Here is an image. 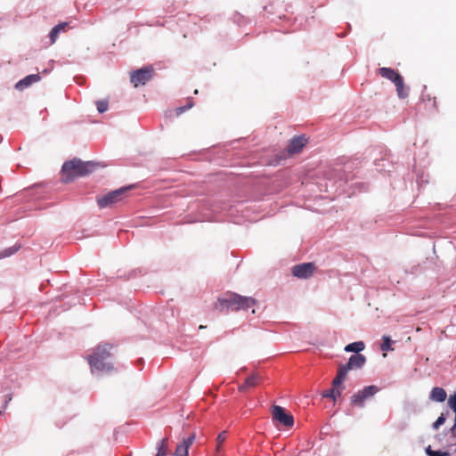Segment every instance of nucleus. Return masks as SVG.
<instances>
[{"label":"nucleus","mask_w":456,"mask_h":456,"mask_svg":"<svg viewBox=\"0 0 456 456\" xmlns=\"http://www.w3.org/2000/svg\"><path fill=\"white\" fill-rule=\"evenodd\" d=\"M98 167H100V163L96 161H82L77 158L67 160L61 167V182L69 183L77 177L91 174Z\"/></svg>","instance_id":"obj_1"},{"label":"nucleus","mask_w":456,"mask_h":456,"mask_svg":"<svg viewBox=\"0 0 456 456\" xmlns=\"http://www.w3.org/2000/svg\"><path fill=\"white\" fill-rule=\"evenodd\" d=\"M383 161H384L383 159H376L375 160L374 164H375V166L377 167V168L379 170H383L384 169V167H385L384 165H381V162H383Z\"/></svg>","instance_id":"obj_29"},{"label":"nucleus","mask_w":456,"mask_h":456,"mask_svg":"<svg viewBox=\"0 0 456 456\" xmlns=\"http://www.w3.org/2000/svg\"><path fill=\"white\" fill-rule=\"evenodd\" d=\"M99 113H103L108 110L109 102L107 100H99L95 102Z\"/></svg>","instance_id":"obj_25"},{"label":"nucleus","mask_w":456,"mask_h":456,"mask_svg":"<svg viewBox=\"0 0 456 456\" xmlns=\"http://www.w3.org/2000/svg\"><path fill=\"white\" fill-rule=\"evenodd\" d=\"M69 24L67 22H61L55 25L49 33V37L52 43H54L58 35Z\"/></svg>","instance_id":"obj_19"},{"label":"nucleus","mask_w":456,"mask_h":456,"mask_svg":"<svg viewBox=\"0 0 456 456\" xmlns=\"http://www.w3.org/2000/svg\"><path fill=\"white\" fill-rule=\"evenodd\" d=\"M4 398H5V400H4V409L6 408L7 404L12 400V394L5 395Z\"/></svg>","instance_id":"obj_32"},{"label":"nucleus","mask_w":456,"mask_h":456,"mask_svg":"<svg viewBox=\"0 0 456 456\" xmlns=\"http://www.w3.org/2000/svg\"><path fill=\"white\" fill-rule=\"evenodd\" d=\"M366 363V357L362 354H352L346 364H342L346 370L361 369Z\"/></svg>","instance_id":"obj_11"},{"label":"nucleus","mask_w":456,"mask_h":456,"mask_svg":"<svg viewBox=\"0 0 456 456\" xmlns=\"http://www.w3.org/2000/svg\"><path fill=\"white\" fill-rule=\"evenodd\" d=\"M397 95L400 99H405L409 96L410 87L404 85L403 78L401 77L395 84Z\"/></svg>","instance_id":"obj_17"},{"label":"nucleus","mask_w":456,"mask_h":456,"mask_svg":"<svg viewBox=\"0 0 456 456\" xmlns=\"http://www.w3.org/2000/svg\"><path fill=\"white\" fill-rule=\"evenodd\" d=\"M425 452L427 453L428 456H435L436 454V451H434L430 445H428V447H426L425 449Z\"/></svg>","instance_id":"obj_30"},{"label":"nucleus","mask_w":456,"mask_h":456,"mask_svg":"<svg viewBox=\"0 0 456 456\" xmlns=\"http://www.w3.org/2000/svg\"><path fill=\"white\" fill-rule=\"evenodd\" d=\"M226 434H227V433H226V431H223V432H221V433L218 435V436H217V444H218V446H219L222 443H224V441L225 440V438H226Z\"/></svg>","instance_id":"obj_28"},{"label":"nucleus","mask_w":456,"mask_h":456,"mask_svg":"<svg viewBox=\"0 0 456 456\" xmlns=\"http://www.w3.org/2000/svg\"><path fill=\"white\" fill-rule=\"evenodd\" d=\"M435 456H450V453L448 452L437 450L436 451Z\"/></svg>","instance_id":"obj_33"},{"label":"nucleus","mask_w":456,"mask_h":456,"mask_svg":"<svg viewBox=\"0 0 456 456\" xmlns=\"http://www.w3.org/2000/svg\"><path fill=\"white\" fill-rule=\"evenodd\" d=\"M134 187V185L120 187L118 189H116L114 191H111L108 192L107 194L103 195L102 197L99 198L97 200V204L100 208H105L107 207H110V205L119 201L122 199V196L131 190Z\"/></svg>","instance_id":"obj_6"},{"label":"nucleus","mask_w":456,"mask_h":456,"mask_svg":"<svg viewBox=\"0 0 456 456\" xmlns=\"http://www.w3.org/2000/svg\"><path fill=\"white\" fill-rule=\"evenodd\" d=\"M392 344H393V340L391 339V338L389 336L384 335L382 337V342L380 344L381 351H384V352L392 351L393 350Z\"/></svg>","instance_id":"obj_22"},{"label":"nucleus","mask_w":456,"mask_h":456,"mask_svg":"<svg viewBox=\"0 0 456 456\" xmlns=\"http://www.w3.org/2000/svg\"><path fill=\"white\" fill-rule=\"evenodd\" d=\"M307 139L305 135H297L294 136L289 142L287 151L289 154L294 155L302 151L304 146L305 145Z\"/></svg>","instance_id":"obj_10"},{"label":"nucleus","mask_w":456,"mask_h":456,"mask_svg":"<svg viewBox=\"0 0 456 456\" xmlns=\"http://www.w3.org/2000/svg\"><path fill=\"white\" fill-rule=\"evenodd\" d=\"M153 73L154 69L151 65L134 70L130 74L131 83H133L135 87L140 85L144 86L152 78Z\"/></svg>","instance_id":"obj_7"},{"label":"nucleus","mask_w":456,"mask_h":456,"mask_svg":"<svg viewBox=\"0 0 456 456\" xmlns=\"http://www.w3.org/2000/svg\"><path fill=\"white\" fill-rule=\"evenodd\" d=\"M379 74L389 81H391L394 85L402 77V75L395 69L392 68H387L383 67L379 69Z\"/></svg>","instance_id":"obj_13"},{"label":"nucleus","mask_w":456,"mask_h":456,"mask_svg":"<svg viewBox=\"0 0 456 456\" xmlns=\"http://www.w3.org/2000/svg\"><path fill=\"white\" fill-rule=\"evenodd\" d=\"M447 398V393L443 387H435L429 394V399L437 403H444Z\"/></svg>","instance_id":"obj_15"},{"label":"nucleus","mask_w":456,"mask_h":456,"mask_svg":"<svg viewBox=\"0 0 456 456\" xmlns=\"http://www.w3.org/2000/svg\"><path fill=\"white\" fill-rule=\"evenodd\" d=\"M324 176L330 183V186L335 188L336 191L344 186L348 181L346 170H343L341 167L329 168L325 172ZM326 186L328 187L329 184L327 183Z\"/></svg>","instance_id":"obj_5"},{"label":"nucleus","mask_w":456,"mask_h":456,"mask_svg":"<svg viewBox=\"0 0 456 456\" xmlns=\"http://www.w3.org/2000/svg\"><path fill=\"white\" fill-rule=\"evenodd\" d=\"M112 346L108 343L99 345L94 352L88 355L87 360L92 371H110L113 369V365L107 362L110 357V350Z\"/></svg>","instance_id":"obj_3"},{"label":"nucleus","mask_w":456,"mask_h":456,"mask_svg":"<svg viewBox=\"0 0 456 456\" xmlns=\"http://www.w3.org/2000/svg\"><path fill=\"white\" fill-rule=\"evenodd\" d=\"M41 80V76L37 74H30L26 76L25 77L19 80L15 86L14 88L18 91H23L29 86H31L33 84L38 82Z\"/></svg>","instance_id":"obj_12"},{"label":"nucleus","mask_w":456,"mask_h":456,"mask_svg":"<svg viewBox=\"0 0 456 456\" xmlns=\"http://www.w3.org/2000/svg\"><path fill=\"white\" fill-rule=\"evenodd\" d=\"M256 304V300L252 297L241 296L235 292L228 291L217 298L215 308L225 313L229 311H246Z\"/></svg>","instance_id":"obj_2"},{"label":"nucleus","mask_w":456,"mask_h":456,"mask_svg":"<svg viewBox=\"0 0 456 456\" xmlns=\"http://www.w3.org/2000/svg\"><path fill=\"white\" fill-rule=\"evenodd\" d=\"M259 375L256 373H253L245 379L244 384L239 387V390L240 392H244L248 387H256L259 383Z\"/></svg>","instance_id":"obj_16"},{"label":"nucleus","mask_w":456,"mask_h":456,"mask_svg":"<svg viewBox=\"0 0 456 456\" xmlns=\"http://www.w3.org/2000/svg\"><path fill=\"white\" fill-rule=\"evenodd\" d=\"M272 417L273 422L286 427L292 428L294 425V417L291 413L286 411L285 408L280 405H273L272 408Z\"/></svg>","instance_id":"obj_8"},{"label":"nucleus","mask_w":456,"mask_h":456,"mask_svg":"<svg viewBox=\"0 0 456 456\" xmlns=\"http://www.w3.org/2000/svg\"><path fill=\"white\" fill-rule=\"evenodd\" d=\"M361 187V191H366V187L363 183L359 184Z\"/></svg>","instance_id":"obj_34"},{"label":"nucleus","mask_w":456,"mask_h":456,"mask_svg":"<svg viewBox=\"0 0 456 456\" xmlns=\"http://www.w3.org/2000/svg\"><path fill=\"white\" fill-rule=\"evenodd\" d=\"M195 440V434L190 435L187 438H183L182 444L188 445V448L193 444Z\"/></svg>","instance_id":"obj_26"},{"label":"nucleus","mask_w":456,"mask_h":456,"mask_svg":"<svg viewBox=\"0 0 456 456\" xmlns=\"http://www.w3.org/2000/svg\"><path fill=\"white\" fill-rule=\"evenodd\" d=\"M342 392L339 387H332L330 389L325 390L322 393V396L323 398H330L336 402L337 398L341 396Z\"/></svg>","instance_id":"obj_20"},{"label":"nucleus","mask_w":456,"mask_h":456,"mask_svg":"<svg viewBox=\"0 0 456 456\" xmlns=\"http://www.w3.org/2000/svg\"><path fill=\"white\" fill-rule=\"evenodd\" d=\"M315 265L314 263H302L292 267V274L298 279H308L313 275Z\"/></svg>","instance_id":"obj_9"},{"label":"nucleus","mask_w":456,"mask_h":456,"mask_svg":"<svg viewBox=\"0 0 456 456\" xmlns=\"http://www.w3.org/2000/svg\"><path fill=\"white\" fill-rule=\"evenodd\" d=\"M448 432L456 438V419H454V425L448 430Z\"/></svg>","instance_id":"obj_31"},{"label":"nucleus","mask_w":456,"mask_h":456,"mask_svg":"<svg viewBox=\"0 0 456 456\" xmlns=\"http://www.w3.org/2000/svg\"><path fill=\"white\" fill-rule=\"evenodd\" d=\"M2 414V411H0V415Z\"/></svg>","instance_id":"obj_36"},{"label":"nucleus","mask_w":456,"mask_h":456,"mask_svg":"<svg viewBox=\"0 0 456 456\" xmlns=\"http://www.w3.org/2000/svg\"><path fill=\"white\" fill-rule=\"evenodd\" d=\"M188 445H184L183 444H177L175 455V456H189Z\"/></svg>","instance_id":"obj_23"},{"label":"nucleus","mask_w":456,"mask_h":456,"mask_svg":"<svg viewBox=\"0 0 456 456\" xmlns=\"http://www.w3.org/2000/svg\"><path fill=\"white\" fill-rule=\"evenodd\" d=\"M365 348V344L363 341H355L347 344L344 350L347 353H354V354H360Z\"/></svg>","instance_id":"obj_18"},{"label":"nucleus","mask_w":456,"mask_h":456,"mask_svg":"<svg viewBox=\"0 0 456 456\" xmlns=\"http://www.w3.org/2000/svg\"><path fill=\"white\" fill-rule=\"evenodd\" d=\"M379 391L380 388L375 385L365 386L350 397L351 404L358 408H363L365 402L374 397Z\"/></svg>","instance_id":"obj_4"},{"label":"nucleus","mask_w":456,"mask_h":456,"mask_svg":"<svg viewBox=\"0 0 456 456\" xmlns=\"http://www.w3.org/2000/svg\"><path fill=\"white\" fill-rule=\"evenodd\" d=\"M20 248V244H15L0 251V259L9 257Z\"/></svg>","instance_id":"obj_21"},{"label":"nucleus","mask_w":456,"mask_h":456,"mask_svg":"<svg viewBox=\"0 0 456 456\" xmlns=\"http://www.w3.org/2000/svg\"><path fill=\"white\" fill-rule=\"evenodd\" d=\"M349 167H350V163H346L345 166V168H349Z\"/></svg>","instance_id":"obj_35"},{"label":"nucleus","mask_w":456,"mask_h":456,"mask_svg":"<svg viewBox=\"0 0 456 456\" xmlns=\"http://www.w3.org/2000/svg\"><path fill=\"white\" fill-rule=\"evenodd\" d=\"M348 370L342 364L339 365L338 372L334 379L332 380V387L345 388L343 383L346 378Z\"/></svg>","instance_id":"obj_14"},{"label":"nucleus","mask_w":456,"mask_h":456,"mask_svg":"<svg viewBox=\"0 0 456 456\" xmlns=\"http://www.w3.org/2000/svg\"><path fill=\"white\" fill-rule=\"evenodd\" d=\"M446 414L441 413L440 416L436 419V420L432 424V428L435 430H437L446 421Z\"/></svg>","instance_id":"obj_24"},{"label":"nucleus","mask_w":456,"mask_h":456,"mask_svg":"<svg viewBox=\"0 0 456 456\" xmlns=\"http://www.w3.org/2000/svg\"><path fill=\"white\" fill-rule=\"evenodd\" d=\"M192 105H193V103L191 102H189L187 105L178 107V108L176 109V112H177V114H178V115H180V114H182V113L185 112L187 110H189L190 108H191V107H192Z\"/></svg>","instance_id":"obj_27"}]
</instances>
